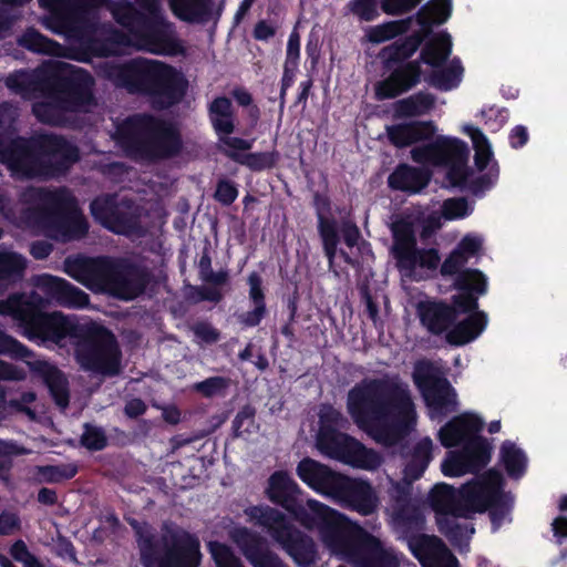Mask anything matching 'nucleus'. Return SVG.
<instances>
[{
  "instance_id": "13",
  "label": "nucleus",
  "mask_w": 567,
  "mask_h": 567,
  "mask_svg": "<svg viewBox=\"0 0 567 567\" xmlns=\"http://www.w3.org/2000/svg\"><path fill=\"white\" fill-rule=\"evenodd\" d=\"M245 514L256 525L266 528L298 567H312L316 564V543L310 536L297 529L282 512L270 506L256 505L247 507Z\"/></svg>"
},
{
  "instance_id": "61",
  "label": "nucleus",
  "mask_w": 567,
  "mask_h": 567,
  "mask_svg": "<svg viewBox=\"0 0 567 567\" xmlns=\"http://www.w3.org/2000/svg\"><path fill=\"white\" fill-rule=\"evenodd\" d=\"M229 386V379L225 377H209L203 381L193 384V391L202 394L204 398H214L224 394Z\"/></svg>"
},
{
  "instance_id": "53",
  "label": "nucleus",
  "mask_w": 567,
  "mask_h": 567,
  "mask_svg": "<svg viewBox=\"0 0 567 567\" xmlns=\"http://www.w3.org/2000/svg\"><path fill=\"white\" fill-rule=\"evenodd\" d=\"M393 517L398 525L404 528H420L424 523V516L412 501L400 506H394Z\"/></svg>"
},
{
  "instance_id": "17",
  "label": "nucleus",
  "mask_w": 567,
  "mask_h": 567,
  "mask_svg": "<svg viewBox=\"0 0 567 567\" xmlns=\"http://www.w3.org/2000/svg\"><path fill=\"white\" fill-rule=\"evenodd\" d=\"M393 245L391 252L402 271L413 272L417 267L436 270L441 257L436 248H419L414 225L406 218L393 221L391 226Z\"/></svg>"
},
{
  "instance_id": "35",
  "label": "nucleus",
  "mask_w": 567,
  "mask_h": 567,
  "mask_svg": "<svg viewBox=\"0 0 567 567\" xmlns=\"http://www.w3.org/2000/svg\"><path fill=\"white\" fill-rule=\"evenodd\" d=\"M431 178L432 173L429 169L401 163L389 175L388 186L392 190L420 194L427 187Z\"/></svg>"
},
{
  "instance_id": "49",
  "label": "nucleus",
  "mask_w": 567,
  "mask_h": 567,
  "mask_svg": "<svg viewBox=\"0 0 567 567\" xmlns=\"http://www.w3.org/2000/svg\"><path fill=\"white\" fill-rule=\"evenodd\" d=\"M463 131L471 137L475 150L474 163L480 172L485 171L495 162L488 138L485 134L473 125H465Z\"/></svg>"
},
{
  "instance_id": "20",
  "label": "nucleus",
  "mask_w": 567,
  "mask_h": 567,
  "mask_svg": "<svg viewBox=\"0 0 567 567\" xmlns=\"http://www.w3.org/2000/svg\"><path fill=\"white\" fill-rule=\"evenodd\" d=\"M97 31L87 34L78 45H72L71 56L80 62H89L92 58H109L124 53L125 49L132 45V35L124 31L110 28L103 30L101 35Z\"/></svg>"
},
{
  "instance_id": "32",
  "label": "nucleus",
  "mask_w": 567,
  "mask_h": 567,
  "mask_svg": "<svg viewBox=\"0 0 567 567\" xmlns=\"http://www.w3.org/2000/svg\"><path fill=\"white\" fill-rule=\"evenodd\" d=\"M30 371L42 379L54 403L65 409L70 403L69 380L54 364L35 359L27 360Z\"/></svg>"
},
{
  "instance_id": "28",
  "label": "nucleus",
  "mask_w": 567,
  "mask_h": 567,
  "mask_svg": "<svg viewBox=\"0 0 567 567\" xmlns=\"http://www.w3.org/2000/svg\"><path fill=\"white\" fill-rule=\"evenodd\" d=\"M409 546L422 567H460L455 555L437 536L417 535L409 542Z\"/></svg>"
},
{
  "instance_id": "62",
  "label": "nucleus",
  "mask_w": 567,
  "mask_h": 567,
  "mask_svg": "<svg viewBox=\"0 0 567 567\" xmlns=\"http://www.w3.org/2000/svg\"><path fill=\"white\" fill-rule=\"evenodd\" d=\"M212 558L216 567H244L241 560L235 556L231 548L224 543H209Z\"/></svg>"
},
{
  "instance_id": "63",
  "label": "nucleus",
  "mask_w": 567,
  "mask_h": 567,
  "mask_svg": "<svg viewBox=\"0 0 567 567\" xmlns=\"http://www.w3.org/2000/svg\"><path fill=\"white\" fill-rule=\"evenodd\" d=\"M441 470L442 473L449 477H456L471 473L470 466L467 465L466 460H464L461 450L450 451L442 462Z\"/></svg>"
},
{
  "instance_id": "27",
  "label": "nucleus",
  "mask_w": 567,
  "mask_h": 567,
  "mask_svg": "<svg viewBox=\"0 0 567 567\" xmlns=\"http://www.w3.org/2000/svg\"><path fill=\"white\" fill-rule=\"evenodd\" d=\"M427 503L436 517H471L472 501L465 497L463 485L456 489L447 483L435 484L427 496Z\"/></svg>"
},
{
  "instance_id": "7",
  "label": "nucleus",
  "mask_w": 567,
  "mask_h": 567,
  "mask_svg": "<svg viewBox=\"0 0 567 567\" xmlns=\"http://www.w3.org/2000/svg\"><path fill=\"white\" fill-rule=\"evenodd\" d=\"M34 202L23 210L27 223L42 229L60 243L81 240L89 233V221L78 208L75 197L65 187L32 189Z\"/></svg>"
},
{
  "instance_id": "59",
  "label": "nucleus",
  "mask_w": 567,
  "mask_h": 567,
  "mask_svg": "<svg viewBox=\"0 0 567 567\" xmlns=\"http://www.w3.org/2000/svg\"><path fill=\"white\" fill-rule=\"evenodd\" d=\"M417 12L431 17L436 25L443 24L452 14V0H430Z\"/></svg>"
},
{
  "instance_id": "23",
  "label": "nucleus",
  "mask_w": 567,
  "mask_h": 567,
  "mask_svg": "<svg viewBox=\"0 0 567 567\" xmlns=\"http://www.w3.org/2000/svg\"><path fill=\"white\" fill-rule=\"evenodd\" d=\"M229 536L252 567H288L258 533L240 526L233 528Z\"/></svg>"
},
{
  "instance_id": "22",
  "label": "nucleus",
  "mask_w": 567,
  "mask_h": 567,
  "mask_svg": "<svg viewBox=\"0 0 567 567\" xmlns=\"http://www.w3.org/2000/svg\"><path fill=\"white\" fill-rule=\"evenodd\" d=\"M454 288L458 293L451 297L450 307L457 320L461 315L480 311L478 298L487 292V278L481 270L467 268L454 279Z\"/></svg>"
},
{
  "instance_id": "38",
  "label": "nucleus",
  "mask_w": 567,
  "mask_h": 567,
  "mask_svg": "<svg viewBox=\"0 0 567 567\" xmlns=\"http://www.w3.org/2000/svg\"><path fill=\"white\" fill-rule=\"evenodd\" d=\"M173 14L187 23L205 24L213 16V0H168Z\"/></svg>"
},
{
  "instance_id": "8",
  "label": "nucleus",
  "mask_w": 567,
  "mask_h": 567,
  "mask_svg": "<svg viewBox=\"0 0 567 567\" xmlns=\"http://www.w3.org/2000/svg\"><path fill=\"white\" fill-rule=\"evenodd\" d=\"M332 553L354 567H399L400 561L392 548L360 526L338 513L321 536Z\"/></svg>"
},
{
  "instance_id": "44",
  "label": "nucleus",
  "mask_w": 567,
  "mask_h": 567,
  "mask_svg": "<svg viewBox=\"0 0 567 567\" xmlns=\"http://www.w3.org/2000/svg\"><path fill=\"white\" fill-rule=\"evenodd\" d=\"M461 452L470 466L471 474H478L491 461L492 445L482 435H474L466 442Z\"/></svg>"
},
{
  "instance_id": "39",
  "label": "nucleus",
  "mask_w": 567,
  "mask_h": 567,
  "mask_svg": "<svg viewBox=\"0 0 567 567\" xmlns=\"http://www.w3.org/2000/svg\"><path fill=\"white\" fill-rule=\"evenodd\" d=\"M421 47V40L416 35H406L381 49L379 56L384 70L394 65L410 62V58Z\"/></svg>"
},
{
  "instance_id": "15",
  "label": "nucleus",
  "mask_w": 567,
  "mask_h": 567,
  "mask_svg": "<svg viewBox=\"0 0 567 567\" xmlns=\"http://www.w3.org/2000/svg\"><path fill=\"white\" fill-rule=\"evenodd\" d=\"M412 379L422 394L431 417H445L457 410L456 392L430 360L415 363Z\"/></svg>"
},
{
  "instance_id": "18",
  "label": "nucleus",
  "mask_w": 567,
  "mask_h": 567,
  "mask_svg": "<svg viewBox=\"0 0 567 567\" xmlns=\"http://www.w3.org/2000/svg\"><path fill=\"white\" fill-rule=\"evenodd\" d=\"M90 212L95 221L114 234L130 236L141 230V214L133 199L97 196L91 202Z\"/></svg>"
},
{
  "instance_id": "52",
  "label": "nucleus",
  "mask_w": 567,
  "mask_h": 567,
  "mask_svg": "<svg viewBox=\"0 0 567 567\" xmlns=\"http://www.w3.org/2000/svg\"><path fill=\"white\" fill-rule=\"evenodd\" d=\"M259 425L256 423V409L250 404H245L239 409L231 423L233 439L243 437L257 432Z\"/></svg>"
},
{
  "instance_id": "40",
  "label": "nucleus",
  "mask_w": 567,
  "mask_h": 567,
  "mask_svg": "<svg viewBox=\"0 0 567 567\" xmlns=\"http://www.w3.org/2000/svg\"><path fill=\"white\" fill-rule=\"evenodd\" d=\"M452 53V39L446 31H442L429 41L421 50L420 58L416 61L425 63L434 69L441 68Z\"/></svg>"
},
{
  "instance_id": "54",
  "label": "nucleus",
  "mask_w": 567,
  "mask_h": 567,
  "mask_svg": "<svg viewBox=\"0 0 567 567\" xmlns=\"http://www.w3.org/2000/svg\"><path fill=\"white\" fill-rule=\"evenodd\" d=\"M78 473L74 465H43L37 467V477L40 483L56 484L73 478Z\"/></svg>"
},
{
  "instance_id": "34",
  "label": "nucleus",
  "mask_w": 567,
  "mask_h": 567,
  "mask_svg": "<svg viewBox=\"0 0 567 567\" xmlns=\"http://www.w3.org/2000/svg\"><path fill=\"white\" fill-rule=\"evenodd\" d=\"M135 4L127 0L110 1L109 10L120 25H132L142 19H157L164 17L161 0H135Z\"/></svg>"
},
{
  "instance_id": "14",
  "label": "nucleus",
  "mask_w": 567,
  "mask_h": 567,
  "mask_svg": "<svg viewBox=\"0 0 567 567\" xmlns=\"http://www.w3.org/2000/svg\"><path fill=\"white\" fill-rule=\"evenodd\" d=\"M200 559L199 540L185 530L165 539L161 551L151 538L145 539L141 547L144 567H198Z\"/></svg>"
},
{
  "instance_id": "10",
  "label": "nucleus",
  "mask_w": 567,
  "mask_h": 567,
  "mask_svg": "<svg viewBox=\"0 0 567 567\" xmlns=\"http://www.w3.org/2000/svg\"><path fill=\"white\" fill-rule=\"evenodd\" d=\"M0 316L11 317L20 333L37 344H59L68 336L75 334V324L63 313L43 310V300L35 293H13L0 300Z\"/></svg>"
},
{
  "instance_id": "33",
  "label": "nucleus",
  "mask_w": 567,
  "mask_h": 567,
  "mask_svg": "<svg viewBox=\"0 0 567 567\" xmlns=\"http://www.w3.org/2000/svg\"><path fill=\"white\" fill-rule=\"evenodd\" d=\"M421 324L433 336H441L455 323L454 308L444 300H424L416 305Z\"/></svg>"
},
{
  "instance_id": "30",
  "label": "nucleus",
  "mask_w": 567,
  "mask_h": 567,
  "mask_svg": "<svg viewBox=\"0 0 567 567\" xmlns=\"http://www.w3.org/2000/svg\"><path fill=\"white\" fill-rule=\"evenodd\" d=\"M37 286L58 305L68 308H84L90 303L89 295L66 279L43 274L38 277Z\"/></svg>"
},
{
  "instance_id": "45",
  "label": "nucleus",
  "mask_w": 567,
  "mask_h": 567,
  "mask_svg": "<svg viewBox=\"0 0 567 567\" xmlns=\"http://www.w3.org/2000/svg\"><path fill=\"white\" fill-rule=\"evenodd\" d=\"M27 260L17 252L0 251V292L19 284L25 274Z\"/></svg>"
},
{
  "instance_id": "42",
  "label": "nucleus",
  "mask_w": 567,
  "mask_h": 567,
  "mask_svg": "<svg viewBox=\"0 0 567 567\" xmlns=\"http://www.w3.org/2000/svg\"><path fill=\"white\" fill-rule=\"evenodd\" d=\"M436 97L425 91H419L394 103V114L399 118L417 117L429 114L435 107Z\"/></svg>"
},
{
  "instance_id": "11",
  "label": "nucleus",
  "mask_w": 567,
  "mask_h": 567,
  "mask_svg": "<svg viewBox=\"0 0 567 567\" xmlns=\"http://www.w3.org/2000/svg\"><path fill=\"white\" fill-rule=\"evenodd\" d=\"M75 337L74 359L81 370L107 378L122 372V350L110 329L91 324L82 328Z\"/></svg>"
},
{
  "instance_id": "9",
  "label": "nucleus",
  "mask_w": 567,
  "mask_h": 567,
  "mask_svg": "<svg viewBox=\"0 0 567 567\" xmlns=\"http://www.w3.org/2000/svg\"><path fill=\"white\" fill-rule=\"evenodd\" d=\"M437 127L433 121H413L388 126L386 133L390 143L404 148L420 142H427L411 150V158L417 164H432L447 166L460 159H468V145L457 138L435 136Z\"/></svg>"
},
{
  "instance_id": "43",
  "label": "nucleus",
  "mask_w": 567,
  "mask_h": 567,
  "mask_svg": "<svg viewBox=\"0 0 567 567\" xmlns=\"http://www.w3.org/2000/svg\"><path fill=\"white\" fill-rule=\"evenodd\" d=\"M239 150H221V153L229 159L248 167L252 172H262L272 169L277 166L280 154L274 150L271 152H255L241 154Z\"/></svg>"
},
{
  "instance_id": "31",
  "label": "nucleus",
  "mask_w": 567,
  "mask_h": 567,
  "mask_svg": "<svg viewBox=\"0 0 567 567\" xmlns=\"http://www.w3.org/2000/svg\"><path fill=\"white\" fill-rule=\"evenodd\" d=\"M484 427V421L474 413L465 412L452 417L439 431V440L446 447L464 445Z\"/></svg>"
},
{
  "instance_id": "51",
  "label": "nucleus",
  "mask_w": 567,
  "mask_h": 567,
  "mask_svg": "<svg viewBox=\"0 0 567 567\" xmlns=\"http://www.w3.org/2000/svg\"><path fill=\"white\" fill-rule=\"evenodd\" d=\"M412 18L394 20L384 22L382 24L372 27L368 32V39L371 43H383L392 40L409 31Z\"/></svg>"
},
{
  "instance_id": "21",
  "label": "nucleus",
  "mask_w": 567,
  "mask_h": 567,
  "mask_svg": "<svg viewBox=\"0 0 567 567\" xmlns=\"http://www.w3.org/2000/svg\"><path fill=\"white\" fill-rule=\"evenodd\" d=\"M209 123L224 150L249 151L254 141L231 136L236 131V114L233 102L225 95L213 99L207 106Z\"/></svg>"
},
{
  "instance_id": "1",
  "label": "nucleus",
  "mask_w": 567,
  "mask_h": 567,
  "mask_svg": "<svg viewBox=\"0 0 567 567\" xmlns=\"http://www.w3.org/2000/svg\"><path fill=\"white\" fill-rule=\"evenodd\" d=\"M346 406L354 425L385 447L401 444L417 423L411 389L399 374L362 379L349 390Z\"/></svg>"
},
{
  "instance_id": "41",
  "label": "nucleus",
  "mask_w": 567,
  "mask_h": 567,
  "mask_svg": "<svg viewBox=\"0 0 567 567\" xmlns=\"http://www.w3.org/2000/svg\"><path fill=\"white\" fill-rule=\"evenodd\" d=\"M512 508V497L507 493L484 497L483 501H472L471 515L488 511L489 519L494 530L503 524L506 515Z\"/></svg>"
},
{
  "instance_id": "25",
  "label": "nucleus",
  "mask_w": 567,
  "mask_h": 567,
  "mask_svg": "<svg viewBox=\"0 0 567 567\" xmlns=\"http://www.w3.org/2000/svg\"><path fill=\"white\" fill-rule=\"evenodd\" d=\"M312 206L316 210L318 234L322 243L324 256L330 271L337 277L339 271L334 268L337 245L340 243L338 221L331 216V200L327 194L316 192L312 196Z\"/></svg>"
},
{
  "instance_id": "64",
  "label": "nucleus",
  "mask_w": 567,
  "mask_h": 567,
  "mask_svg": "<svg viewBox=\"0 0 567 567\" xmlns=\"http://www.w3.org/2000/svg\"><path fill=\"white\" fill-rule=\"evenodd\" d=\"M380 0H350L348 9L352 14L359 18L360 21L370 22L375 20L379 13Z\"/></svg>"
},
{
  "instance_id": "12",
  "label": "nucleus",
  "mask_w": 567,
  "mask_h": 567,
  "mask_svg": "<svg viewBox=\"0 0 567 567\" xmlns=\"http://www.w3.org/2000/svg\"><path fill=\"white\" fill-rule=\"evenodd\" d=\"M300 493L297 482L285 471H276L268 478V499L285 508L306 529H317L321 537L339 512L316 499H309L306 507L298 499Z\"/></svg>"
},
{
  "instance_id": "29",
  "label": "nucleus",
  "mask_w": 567,
  "mask_h": 567,
  "mask_svg": "<svg viewBox=\"0 0 567 567\" xmlns=\"http://www.w3.org/2000/svg\"><path fill=\"white\" fill-rule=\"evenodd\" d=\"M298 477L318 494L332 497L342 476L326 464L311 457L302 458L296 468Z\"/></svg>"
},
{
  "instance_id": "24",
  "label": "nucleus",
  "mask_w": 567,
  "mask_h": 567,
  "mask_svg": "<svg viewBox=\"0 0 567 567\" xmlns=\"http://www.w3.org/2000/svg\"><path fill=\"white\" fill-rule=\"evenodd\" d=\"M332 498L346 508L363 516L373 514L379 503L378 496L368 481L352 478L344 474H342Z\"/></svg>"
},
{
  "instance_id": "58",
  "label": "nucleus",
  "mask_w": 567,
  "mask_h": 567,
  "mask_svg": "<svg viewBox=\"0 0 567 567\" xmlns=\"http://www.w3.org/2000/svg\"><path fill=\"white\" fill-rule=\"evenodd\" d=\"M468 159H460L454 164L447 165L445 179L452 187L465 190L473 169L467 165Z\"/></svg>"
},
{
  "instance_id": "26",
  "label": "nucleus",
  "mask_w": 567,
  "mask_h": 567,
  "mask_svg": "<svg viewBox=\"0 0 567 567\" xmlns=\"http://www.w3.org/2000/svg\"><path fill=\"white\" fill-rule=\"evenodd\" d=\"M388 76L375 84V97L379 101L396 99L414 89L422 79L420 61L401 63L386 70Z\"/></svg>"
},
{
  "instance_id": "37",
  "label": "nucleus",
  "mask_w": 567,
  "mask_h": 567,
  "mask_svg": "<svg viewBox=\"0 0 567 567\" xmlns=\"http://www.w3.org/2000/svg\"><path fill=\"white\" fill-rule=\"evenodd\" d=\"M504 477L496 468H489L483 474L463 485V492L468 501H483L484 497L505 493Z\"/></svg>"
},
{
  "instance_id": "55",
  "label": "nucleus",
  "mask_w": 567,
  "mask_h": 567,
  "mask_svg": "<svg viewBox=\"0 0 567 567\" xmlns=\"http://www.w3.org/2000/svg\"><path fill=\"white\" fill-rule=\"evenodd\" d=\"M0 355L9 357L13 360H31L35 357L34 352L16 338L0 329Z\"/></svg>"
},
{
  "instance_id": "57",
  "label": "nucleus",
  "mask_w": 567,
  "mask_h": 567,
  "mask_svg": "<svg viewBox=\"0 0 567 567\" xmlns=\"http://www.w3.org/2000/svg\"><path fill=\"white\" fill-rule=\"evenodd\" d=\"M80 443L86 450L97 452L107 446V436L102 427L86 422L83 424V433Z\"/></svg>"
},
{
  "instance_id": "19",
  "label": "nucleus",
  "mask_w": 567,
  "mask_h": 567,
  "mask_svg": "<svg viewBox=\"0 0 567 567\" xmlns=\"http://www.w3.org/2000/svg\"><path fill=\"white\" fill-rule=\"evenodd\" d=\"M122 27L130 32L141 48L153 54L175 56L184 53L182 42L175 37L172 24L164 17L140 18V22Z\"/></svg>"
},
{
  "instance_id": "56",
  "label": "nucleus",
  "mask_w": 567,
  "mask_h": 567,
  "mask_svg": "<svg viewBox=\"0 0 567 567\" xmlns=\"http://www.w3.org/2000/svg\"><path fill=\"white\" fill-rule=\"evenodd\" d=\"M21 453L19 446L13 442L0 440V482L6 487L12 486L11 471L13 467L12 456Z\"/></svg>"
},
{
  "instance_id": "3",
  "label": "nucleus",
  "mask_w": 567,
  "mask_h": 567,
  "mask_svg": "<svg viewBox=\"0 0 567 567\" xmlns=\"http://www.w3.org/2000/svg\"><path fill=\"white\" fill-rule=\"evenodd\" d=\"M79 161V147L62 135L43 133L13 138L0 135V164L18 178L61 177Z\"/></svg>"
},
{
  "instance_id": "2",
  "label": "nucleus",
  "mask_w": 567,
  "mask_h": 567,
  "mask_svg": "<svg viewBox=\"0 0 567 567\" xmlns=\"http://www.w3.org/2000/svg\"><path fill=\"white\" fill-rule=\"evenodd\" d=\"M65 272L95 293H106L122 301L145 295L154 274L141 258L130 256L68 257Z\"/></svg>"
},
{
  "instance_id": "5",
  "label": "nucleus",
  "mask_w": 567,
  "mask_h": 567,
  "mask_svg": "<svg viewBox=\"0 0 567 567\" xmlns=\"http://www.w3.org/2000/svg\"><path fill=\"white\" fill-rule=\"evenodd\" d=\"M116 85L128 93L147 96L156 110L178 105L187 94L188 80L175 66L162 61L134 58L112 70Z\"/></svg>"
},
{
  "instance_id": "4",
  "label": "nucleus",
  "mask_w": 567,
  "mask_h": 567,
  "mask_svg": "<svg viewBox=\"0 0 567 567\" xmlns=\"http://www.w3.org/2000/svg\"><path fill=\"white\" fill-rule=\"evenodd\" d=\"M114 140L135 161L157 164L178 157L184 150L176 124L151 113H135L115 127Z\"/></svg>"
},
{
  "instance_id": "36",
  "label": "nucleus",
  "mask_w": 567,
  "mask_h": 567,
  "mask_svg": "<svg viewBox=\"0 0 567 567\" xmlns=\"http://www.w3.org/2000/svg\"><path fill=\"white\" fill-rule=\"evenodd\" d=\"M488 322L486 312L474 311L467 315L463 320L455 321L452 328L447 331L445 339L449 344L454 347H462L481 336L485 330Z\"/></svg>"
},
{
  "instance_id": "6",
  "label": "nucleus",
  "mask_w": 567,
  "mask_h": 567,
  "mask_svg": "<svg viewBox=\"0 0 567 567\" xmlns=\"http://www.w3.org/2000/svg\"><path fill=\"white\" fill-rule=\"evenodd\" d=\"M94 85L89 71L65 64L42 81L44 100L32 105V113L43 124L63 125L66 114L87 113L96 105Z\"/></svg>"
},
{
  "instance_id": "50",
  "label": "nucleus",
  "mask_w": 567,
  "mask_h": 567,
  "mask_svg": "<svg viewBox=\"0 0 567 567\" xmlns=\"http://www.w3.org/2000/svg\"><path fill=\"white\" fill-rule=\"evenodd\" d=\"M18 43L34 53L55 55L60 50L58 42L47 38L34 28H28L19 38Z\"/></svg>"
},
{
  "instance_id": "48",
  "label": "nucleus",
  "mask_w": 567,
  "mask_h": 567,
  "mask_svg": "<svg viewBox=\"0 0 567 567\" xmlns=\"http://www.w3.org/2000/svg\"><path fill=\"white\" fill-rule=\"evenodd\" d=\"M458 517L446 516L436 517L439 532L445 536L453 546L462 547L468 544V539L475 533V528L471 524L457 523Z\"/></svg>"
},
{
  "instance_id": "47",
  "label": "nucleus",
  "mask_w": 567,
  "mask_h": 567,
  "mask_svg": "<svg viewBox=\"0 0 567 567\" xmlns=\"http://www.w3.org/2000/svg\"><path fill=\"white\" fill-rule=\"evenodd\" d=\"M463 72L464 68L461 60L454 58L447 66L433 70L427 81L433 87L446 92L458 86Z\"/></svg>"
},
{
  "instance_id": "60",
  "label": "nucleus",
  "mask_w": 567,
  "mask_h": 567,
  "mask_svg": "<svg viewBox=\"0 0 567 567\" xmlns=\"http://www.w3.org/2000/svg\"><path fill=\"white\" fill-rule=\"evenodd\" d=\"M499 176V166L497 162H494L488 171L476 178L468 179L467 186L465 190L471 192L473 195L478 196L484 194L485 190L492 188Z\"/></svg>"
},
{
  "instance_id": "46",
  "label": "nucleus",
  "mask_w": 567,
  "mask_h": 567,
  "mask_svg": "<svg viewBox=\"0 0 567 567\" xmlns=\"http://www.w3.org/2000/svg\"><path fill=\"white\" fill-rule=\"evenodd\" d=\"M499 460L507 475L511 478H520L527 468V457L524 451L517 445L506 440L502 443L499 450Z\"/></svg>"
},
{
  "instance_id": "16",
  "label": "nucleus",
  "mask_w": 567,
  "mask_h": 567,
  "mask_svg": "<svg viewBox=\"0 0 567 567\" xmlns=\"http://www.w3.org/2000/svg\"><path fill=\"white\" fill-rule=\"evenodd\" d=\"M317 446L324 455L353 467L375 470L381 465L378 452L338 429L327 426L319 431Z\"/></svg>"
}]
</instances>
